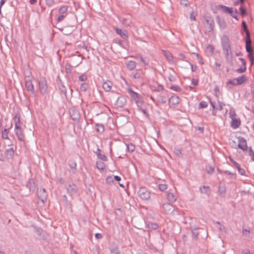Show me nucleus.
Segmentation results:
<instances>
[{
	"label": "nucleus",
	"instance_id": "nucleus-1",
	"mask_svg": "<svg viewBox=\"0 0 254 254\" xmlns=\"http://www.w3.org/2000/svg\"><path fill=\"white\" fill-rule=\"evenodd\" d=\"M248 81V78L246 75H243L237 78H233L227 82V85L237 86L245 84Z\"/></svg>",
	"mask_w": 254,
	"mask_h": 254
},
{
	"label": "nucleus",
	"instance_id": "nucleus-2",
	"mask_svg": "<svg viewBox=\"0 0 254 254\" xmlns=\"http://www.w3.org/2000/svg\"><path fill=\"white\" fill-rule=\"evenodd\" d=\"M138 194L142 199L147 200L150 198V192L145 188H140Z\"/></svg>",
	"mask_w": 254,
	"mask_h": 254
},
{
	"label": "nucleus",
	"instance_id": "nucleus-3",
	"mask_svg": "<svg viewBox=\"0 0 254 254\" xmlns=\"http://www.w3.org/2000/svg\"><path fill=\"white\" fill-rule=\"evenodd\" d=\"M238 147L243 150H246L248 148L246 140L243 138H240L239 139Z\"/></svg>",
	"mask_w": 254,
	"mask_h": 254
},
{
	"label": "nucleus",
	"instance_id": "nucleus-4",
	"mask_svg": "<svg viewBox=\"0 0 254 254\" xmlns=\"http://www.w3.org/2000/svg\"><path fill=\"white\" fill-rule=\"evenodd\" d=\"M211 105L213 108L214 112L215 110H219V111L222 110L224 106V104H223V103L218 101L217 102H215L214 103H211Z\"/></svg>",
	"mask_w": 254,
	"mask_h": 254
},
{
	"label": "nucleus",
	"instance_id": "nucleus-5",
	"mask_svg": "<svg viewBox=\"0 0 254 254\" xmlns=\"http://www.w3.org/2000/svg\"><path fill=\"white\" fill-rule=\"evenodd\" d=\"M163 207L166 213L170 214L174 211V208L173 206L170 203H165L163 204Z\"/></svg>",
	"mask_w": 254,
	"mask_h": 254
},
{
	"label": "nucleus",
	"instance_id": "nucleus-6",
	"mask_svg": "<svg viewBox=\"0 0 254 254\" xmlns=\"http://www.w3.org/2000/svg\"><path fill=\"white\" fill-rule=\"evenodd\" d=\"M231 120H232V122L231 123V127L234 129H236V128H237L238 127H239L241 125L240 119L236 118L235 119H232Z\"/></svg>",
	"mask_w": 254,
	"mask_h": 254
},
{
	"label": "nucleus",
	"instance_id": "nucleus-7",
	"mask_svg": "<svg viewBox=\"0 0 254 254\" xmlns=\"http://www.w3.org/2000/svg\"><path fill=\"white\" fill-rule=\"evenodd\" d=\"M246 49L247 51V52L249 53V54L253 53V50L251 46V40L250 37H248L246 38Z\"/></svg>",
	"mask_w": 254,
	"mask_h": 254
},
{
	"label": "nucleus",
	"instance_id": "nucleus-8",
	"mask_svg": "<svg viewBox=\"0 0 254 254\" xmlns=\"http://www.w3.org/2000/svg\"><path fill=\"white\" fill-rule=\"evenodd\" d=\"M169 104L171 105H176L180 103V98L177 96H172L169 99Z\"/></svg>",
	"mask_w": 254,
	"mask_h": 254
},
{
	"label": "nucleus",
	"instance_id": "nucleus-9",
	"mask_svg": "<svg viewBox=\"0 0 254 254\" xmlns=\"http://www.w3.org/2000/svg\"><path fill=\"white\" fill-rule=\"evenodd\" d=\"M116 32L118 34L120 35V36L124 39H127L128 35H127V32L126 30H122L121 29L116 28Z\"/></svg>",
	"mask_w": 254,
	"mask_h": 254
},
{
	"label": "nucleus",
	"instance_id": "nucleus-10",
	"mask_svg": "<svg viewBox=\"0 0 254 254\" xmlns=\"http://www.w3.org/2000/svg\"><path fill=\"white\" fill-rule=\"evenodd\" d=\"M38 196L42 202L45 201L47 196L45 189L40 190L38 191Z\"/></svg>",
	"mask_w": 254,
	"mask_h": 254
},
{
	"label": "nucleus",
	"instance_id": "nucleus-11",
	"mask_svg": "<svg viewBox=\"0 0 254 254\" xmlns=\"http://www.w3.org/2000/svg\"><path fill=\"white\" fill-rule=\"evenodd\" d=\"M39 88L41 92H44L47 89L46 81L43 79L39 82Z\"/></svg>",
	"mask_w": 254,
	"mask_h": 254
},
{
	"label": "nucleus",
	"instance_id": "nucleus-12",
	"mask_svg": "<svg viewBox=\"0 0 254 254\" xmlns=\"http://www.w3.org/2000/svg\"><path fill=\"white\" fill-rule=\"evenodd\" d=\"M112 83L110 81H105L103 84V88L106 91H109L112 89Z\"/></svg>",
	"mask_w": 254,
	"mask_h": 254
},
{
	"label": "nucleus",
	"instance_id": "nucleus-13",
	"mask_svg": "<svg viewBox=\"0 0 254 254\" xmlns=\"http://www.w3.org/2000/svg\"><path fill=\"white\" fill-rule=\"evenodd\" d=\"M15 132L17 136L18 139L20 141H23L24 136L22 129H15Z\"/></svg>",
	"mask_w": 254,
	"mask_h": 254
},
{
	"label": "nucleus",
	"instance_id": "nucleus-14",
	"mask_svg": "<svg viewBox=\"0 0 254 254\" xmlns=\"http://www.w3.org/2000/svg\"><path fill=\"white\" fill-rule=\"evenodd\" d=\"M97 168L100 171H103L106 167L105 163L101 161H98L96 163Z\"/></svg>",
	"mask_w": 254,
	"mask_h": 254
},
{
	"label": "nucleus",
	"instance_id": "nucleus-15",
	"mask_svg": "<svg viewBox=\"0 0 254 254\" xmlns=\"http://www.w3.org/2000/svg\"><path fill=\"white\" fill-rule=\"evenodd\" d=\"M127 66L129 70H133L136 67V63L134 61H129L127 64Z\"/></svg>",
	"mask_w": 254,
	"mask_h": 254
},
{
	"label": "nucleus",
	"instance_id": "nucleus-16",
	"mask_svg": "<svg viewBox=\"0 0 254 254\" xmlns=\"http://www.w3.org/2000/svg\"><path fill=\"white\" fill-rule=\"evenodd\" d=\"M164 55L169 62H173V58L172 54L168 51H164Z\"/></svg>",
	"mask_w": 254,
	"mask_h": 254
},
{
	"label": "nucleus",
	"instance_id": "nucleus-17",
	"mask_svg": "<svg viewBox=\"0 0 254 254\" xmlns=\"http://www.w3.org/2000/svg\"><path fill=\"white\" fill-rule=\"evenodd\" d=\"M68 9V6L66 5H63L61 6L59 9V13L60 14L64 15L66 14Z\"/></svg>",
	"mask_w": 254,
	"mask_h": 254
},
{
	"label": "nucleus",
	"instance_id": "nucleus-18",
	"mask_svg": "<svg viewBox=\"0 0 254 254\" xmlns=\"http://www.w3.org/2000/svg\"><path fill=\"white\" fill-rule=\"evenodd\" d=\"M240 60L242 61V63L244 64V66L243 67H241L240 68H238L236 70V71L238 73H243L245 72L246 70V67L245 66V61L243 59H240Z\"/></svg>",
	"mask_w": 254,
	"mask_h": 254
},
{
	"label": "nucleus",
	"instance_id": "nucleus-19",
	"mask_svg": "<svg viewBox=\"0 0 254 254\" xmlns=\"http://www.w3.org/2000/svg\"><path fill=\"white\" fill-rule=\"evenodd\" d=\"M167 198L171 202H175L176 200V196L171 192L168 193Z\"/></svg>",
	"mask_w": 254,
	"mask_h": 254
},
{
	"label": "nucleus",
	"instance_id": "nucleus-20",
	"mask_svg": "<svg viewBox=\"0 0 254 254\" xmlns=\"http://www.w3.org/2000/svg\"><path fill=\"white\" fill-rule=\"evenodd\" d=\"M242 27L244 28V31L246 32L247 37H250V32L247 28V24L245 21H243L242 23Z\"/></svg>",
	"mask_w": 254,
	"mask_h": 254
},
{
	"label": "nucleus",
	"instance_id": "nucleus-21",
	"mask_svg": "<svg viewBox=\"0 0 254 254\" xmlns=\"http://www.w3.org/2000/svg\"><path fill=\"white\" fill-rule=\"evenodd\" d=\"M229 116L231 119L236 118V114L234 110L231 109L229 113Z\"/></svg>",
	"mask_w": 254,
	"mask_h": 254
},
{
	"label": "nucleus",
	"instance_id": "nucleus-22",
	"mask_svg": "<svg viewBox=\"0 0 254 254\" xmlns=\"http://www.w3.org/2000/svg\"><path fill=\"white\" fill-rule=\"evenodd\" d=\"M127 148L128 151L133 152L135 149V146L132 144H129L127 145Z\"/></svg>",
	"mask_w": 254,
	"mask_h": 254
},
{
	"label": "nucleus",
	"instance_id": "nucleus-23",
	"mask_svg": "<svg viewBox=\"0 0 254 254\" xmlns=\"http://www.w3.org/2000/svg\"><path fill=\"white\" fill-rule=\"evenodd\" d=\"M8 130L6 129H5L2 132V137L4 139L8 138Z\"/></svg>",
	"mask_w": 254,
	"mask_h": 254
},
{
	"label": "nucleus",
	"instance_id": "nucleus-24",
	"mask_svg": "<svg viewBox=\"0 0 254 254\" xmlns=\"http://www.w3.org/2000/svg\"><path fill=\"white\" fill-rule=\"evenodd\" d=\"M15 125L21 124L20 118L19 115H16L14 118Z\"/></svg>",
	"mask_w": 254,
	"mask_h": 254
},
{
	"label": "nucleus",
	"instance_id": "nucleus-25",
	"mask_svg": "<svg viewBox=\"0 0 254 254\" xmlns=\"http://www.w3.org/2000/svg\"><path fill=\"white\" fill-rule=\"evenodd\" d=\"M237 169H238V171H239V173L241 175H245V174H246V171L245 170L243 169V168H241L240 167V166L239 165L238 166H237Z\"/></svg>",
	"mask_w": 254,
	"mask_h": 254
},
{
	"label": "nucleus",
	"instance_id": "nucleus-26",
	"mask_svg": "<svg viewBox=\"0 0 254 254\" xmlns=\"http://www.w3.org/2000/svg\"><path fill=\"white\" fill-rule=\"evenodd\" d=\"M158 188L161 191H164L167 189V186L166 184H160Z\"/></svg>",
	"mask_w": 254,
	"mask_h": 254
},
{
	"label": "nucleus",
	"instance_id": "nucleus-27",
	"mask_svg": "<svg viewBox=\"0 0 254 254\" xmlns=\"http://www.w3.org/2000/svg\"><path fill=\"white\" fill-rule=\"evenodd\" d=\"M46 4L48 6H51L55 3V0H45Z\"/></svg>",
	"mask_w": 254,
	"mask_h": 254
},
{
	"label": "nucleus",
	"instance_id": "nucleus-28",
	"mask_svg": "<svg viewBox=\"0 0 254 254\" xmlns=\"http://www.w3.org/2000/svg\"><path fill=\"white\" fill-rule=\"evenodd\" d=\"M144 73L141 74L139 72H136L133 75V77L135 79L142 78Z\"/></svg>",
	"mask_w": 254,
	"mask_h": 254
},
{
	"label": "nucleus",
	"instance_id": "nucleus-29",
	"mask_svg": "<svg viewBox=\"0 0 254 254\" xmlns=\"http://www.w3.org/2000/svg\"><path fill=\"white\" fill-rule=\"evenodd\" d=\"M249 155L251 157V160L254 161V151L252 150L251 148H250Z\"/></svg>",
	"mask_w": 254,
	"mask_h": 254
},
{
	"label": "nucleus",
	"instance_id": "nucleus-30",
	"mask_svg": "<svg viewBox=\"0 0 254 254\" xmlns=\"http://www.w3.org/2000/svg\"><path fill=\"white\" fill-rule=\"evenodd\" d=\"M207 104L205 101H201L199 104V108H204L207 107Z\"/></svg>",
	"mask_w": 254,
	"mask_h": 254
},
{
	"label": "nucleus",
	"instance_id": "nucleus-31",
	"mask_svg": "<svg viewBox=\"0 0 254 254\" xmlns=\"http://www.w3.org/2000/svg\"><path fill=\"white\" fill-rule=\"evenodd\" d=\"M104 130V126L102 125H97V131L99 132H103Z\"/></svg>",
	"mask_w": 254,
	"mask_h": 254
},
{
	"label": "nucleus",
	"instance_id": "nucleus-32",
	"mask_svg": "<svg viewBox=\"0 0 254 254\" xmlns=\"http://www.w3.org/2000/svg\"><path fill=\"white\" fill-rule=\"evenodd\" d=\"M140 61L145 64L147 65L149 63V60L147 58H143L142 57L140 58Z\"/></svg>",
	"mask_w": 254,
	"mask_h": 254
},
{
	"label": "nucleus",
	"instance_id": "nucleus-33",
	"mask_svg": "<svg viewBox=\"0 0 254 254\" xmlns=\"http://www.w3.org/2000/svg\"><path fill=\"white\" fill-rule=\"evenodd\" d=\"M220 8L222 9V10L224 12H225V13H227V12L229 11V9L230 8V7H227L226 6H224V5H221Z\"/></svg>",
	"mask_w": 254,
	"mask_h": 254
},
{
	"label": "nucleus",
	"instance_id": "nucleus-34",
	"mask_svg": "<svg viewBox=\"0 0 254 254\" xmlns=\"http://www.w3.org/2000/svg\"><path fill=\"white\" fill-rule=\"evenodd\" d=\"M240 10L242 16H245L247 14L246 10L244 7H241Z\"/></svg>",
	"mask_w": 254,
	"mask_h": 254
},
{
	"label": "nucleus",
	"instance_id": "nucleus-35",
	"mask_svg": "<svg viewBox=\"0 0 254 254\" xmlns=\"http://www.w3.org/2000/svg\"><path fill=\"white\" fill-rule=\"evenodd\" d=\"M79 80L80 81H86V80H87V77H86V76L85 74L81 75L79 77Z\"/></svg>",
	"mask_w": 254,
	"mask_h": 254
},
{
	"label": "nucleus",
	"instance_id": "nucleus-36",
	"mask_svg": "<svg viewBox=\"0 0 254 254\" xmlns=\"http://www.w3.org/2000/svg\"><path fill=\"white\" fill-rule=\"evenodd\" d=\"M65 15H62L61 14L57 18V21L58 22H60L62 21L65 17Z\"/></svg>",
	"mask_w": 254,
	"mask_h": 254
},
{
	"label": "nucleus",
	"instance_id": "nucleus-37",
	"mask_svg": "<svg viewBox=\"0 0 254 254\" xmlns=\"http://www.w3.org/2000/svg\"><path fill=\"white\" fill-rule=\"evenodd\" d=\"M106 182L108 184H111L113 182V179L112 176H108L106 178Z\"/></svg>",
	"mask_w": 254,
	"mask_h": 254
},
{
	"label": "nucleus",
	"instance_id": "nucleus-38",
	"mask_svg": "<svg viewBox=\"0 0 254 254\" xmlns=\"http://www.w3.org/2000/svg\"><path fill=\"white\" fill-rule=\"evenodd\" d=\"M232 57V54L231 51H229L228 49H227V58L228 60H231Z\"/></svg>",
	"mask_w": 254,
	"mask_h": 254
},
{
	"label": "nucleus",
	"instance_id": "nucleus-39",
	"mask_svg": "<svg viewBox=\"0 0 254 254\" xmlns=\"http://www.w3.org/2000/svg\"><path fill=\"white\" fill-rule=\"evenodd\" d=\"M87 88V85L86 83H83L81 85L80 89L82 91H86Z\"/></svg>",
	"mask_w": 254,
	"mask_h": 254
},
{
	"label": "nucleus",
	"instance_id": "nucleus-40",
	"mask_svg": "<svg viewBox=\"0 0 254 254\" xmlns=\"http://www.w3.org/2000/svg\"><path fill=\"white\" fill-rule=\"evenodd\" d=\"M207 50L210 53H212L214 50V48L211 45H209L206 48Z\"/></svg>",
	"mask_w": 254,
	"mask_h": 254
},
{
	"label": "nucleus",
	"instance_id": "nucleus-41",
	"mask_svg": "<svg viewBox=\"0 0 254 254\" xmlns=\"http://www.w3.org/2000/svg\"><path fill=\"white\" fill-rule=\"evenodd\" d=\"M249 59L251 61L252 64H253V61L254 60V57L253 55V53L249 54Z\"/></svg>",
	"mask_w": 254,
	"mask_h": 254
},
{
	"label": "nucleus",
	"instance_id": "nucleus-42",
	"mask_svg": "<svg viewBox=\"0 0 254 254\" xmlns=\"http://www.w3.org/2000/svg\"><path fill=\"white\" fill-rule=\"evenodd\" d=\"M230 160L233 163L235 167H237L239 165H240L238 163H237L235 161H234L231 157H229Z\"/></svg>",
	"mask_w": 254,
	"mask_h": 254
},
{
	"label": "nucleus",
	"instance_id": "nucleus-43",
	"mask_svg": "<svg viewBox=\"0 0 254 254\" xmlns=\"http://www.w3.org/2000/svg\"><path fill=\"white\" fill-rule=\"evenodd\" d=\"M206 171L208 173H211L213 172L214 169L211 167H207L206 168Z\"/></svg>",
	"mask_w": 254,
	"mask_h": 254
},
{
	"label": "nucleus",
	"instance_id": "nucleus-44",
	"mask_svg": "<svg viewBox=\"0 0 254 254\" xmlns=\"http://www.w3.org/2000/svg\"><path fill=\"white\" fill-rule=\"evenodd\" d=\"M190 18L192 21L195 20V17L193 12H191L190 14Z\"/></svg>",
	"mask_w": 254,
	"mask_h": 254
},
{
	"label": "nucleus",
	"instance_id": "nucleus-45",
	"mask_svg": "<svg viewBox=\"0 0 254 254\" xmlns=\"http://www.w3.org/2000/svg\"><path fill=\"white\" fill-rule=\"evenodd\" d=\"M95 237L96 239H101L102 238V235L101 234L97 233L95 234Z\"/></svg>",
	"mask_w": 254,
	"mask_h": 254
},
{
	"label": "nucleus",
	"instance_id": "nucleus-46",
	"mask_svg": "<svg viewBox=\"0 0 254 254\" xmlns=\"http://www.w3.org/2000/svg\"><path fill=\"white\" fill-rule=\"evenodd\" d=\"M181 3L182 4H184V5H187L188 1H187V0H181Z\"/></svg>",
	"mask_w": 254,
	"mask_h": 254
},
{
	"label": "nucleus",
	"instance_id": "nucleus-47",
	"mask_svg": "<svg viewBox=\"0 0 254 254\" xmlns=\"http://www.w3.org/2000/svg\"><path fill=\"white\" fill-rule=\"evenodd\" d=\"M21 129V124L15 125V129Z\"/></svg>",
	"mask_w": 254,
	"mask_h": 254
},
{
	"label": "nucleus",
	"instance_id": "nucleus-48",
	"mask_svg": "<svg viewBox=\"0 0 254 254\" xmlns=\"http://www.w3.org/2000/svg\"><path fill=\"white\" fill-rule=\"evenodd\" d=\"M29 85L27 86L28 89L29 90H33V85L31 83H29Z\"/></svg>",
	"mask_w": 254,
	"mask_h": 254
},
{
	"label": "nucleus",
	"instance_id": "nucleus-49",
	"mask_svg": "<svg viewBox=\"0 0 254 254\" xmlns=\"http://www.w3.org/2000/svg\"><path fill=\"white\" fill-rule=\"evenodd\" d=\"M237 13H238L237 10H235V11L233 10L232 13L230 15L233 17V16H235V15L237 14Z\"/></svg>",
	"mask_w": 254,
	"mask_h": 254
},
{
	"label": "nucleus",
	"instance_id": "nucleus-50",
	"mask_svg": "<svg viewBox=\"0 0 254 254\" xmlns=\"http://www.w3.org/2000/svg\"><path fill=\"white\" fill-rule=\"evenodd\" d=\"M192 84L195 86L197 85V83H198L197 81L196 80H194V79L192 81Z\"/></svg>",
	"mask_w": 254,
	"mask_h": 254
},
{
	"label": "nucleus",
	"instance_id": "nucleus-51",
	"mask_svg": "<svg viewBox=\"0 0 254 254\" xmlns=\"http://www.w3.org/2000/svg\"><path fill=\"white\" fill-rule=\"evenodd\" d=\"M114 179L117 181H120L121 180V178L119 177V176H114Z\"/></svg>",
	"mask_w": 254,
	"mask_h": 254
},
{
	"label": "nucleus",
	"instance_id": "nucleus-52",
	"mask_svg": "<svg viewBox=\"0 0 254 254\" xmlns=\"http://www.w3.org/2000/svg\"><path fill=\"white\" fill-rule=\"evenodd\" d=\"M5 2V0H0V8L2 6Z\"/></svg>",
	"mask_w": 254,
	"mask_h": 254
},
{
	"label": "nucleus",
	"instance_id": "nucleus-53",
	"mask_svg": "<svg viewBox=\"0 0 254 254\" xmlns=\"http://www.w3.org/2000/svg\"><path fill=\"white\" fill-rule=\"evenodd\" d=\"M37 1V0H30V3L31 4H35Z\"/></svg>",
	"mask_w": 254,
	"mask_h": 254
},
{
	"label": "nucleus",
	"instance_id": "nucleus-54",
	"mask_svg": "<svg viewBox=\"0 0 254 254\" xmlns=\"http://www.w3.org/2000/svg\"><path fill=\"white\" fill-rule=\"evenodd\" d=\"M233 10L232 8H231L229 9V11L227 12L228 13H229L230 14H231L232 13Z\"/></svg>",
	"mask_w": 254,
	"mask_h": 254
},
{
	"label": "nucleus",
	"instance_id": "nucleus-55",
	"mask_svg": "<svg viewBox=\"0 0 254 254\" xmlns=\"http://www.w3.org/2000/svg\"><path fill=\"white\" fill-rule=\"evenodd\" d=\"M101 159H102L103 160H105V161H106V160H107L106 157L105 155H103V156L101 157Z\"/></svg>",
	"mask_w": 254,
	"mask_h": 254
},
{
	"label": "nucleus",
	"instance_id": "nucleus-56",
	"mask_svg": "<svg viewBox=\"0 0 254 254\" xmlns=\"http://www.w3.org/2000/svg\"><path fill=\"white\" fill-rule=\"evenodd\" d=\"M79 117V115L78 113H76V116L75 117V118H74V119H75L76 118H78Z\"/></svg>",
	"mask_w": 254,
	"mask_h": 254
},
{
	"label": "nucleus",
	"instance_id": "nucleus-57",
	"mask_svg": "<svg viewBox=\"0 0 254 254\" xmlns=\"http://www.w3.org/2000/svg\"><path fill=\"white\" fill-rule=\"evenodd\" d=\"M119 100H124V103H125V100L123 98H119L118 100L119 101Z\"/></svg>",
	"mask_w": 254,
	"mask_h": 254
},
{
	"label": "nucleus",
	"instance_id": "nucleus-58",
	"mask_svg": "<svg viewBox=\"0 0 254 254\" xmlns=\"http://www.w3.org/2000/svg\"><path fill=\"white\" fill-rule=\"evenodd\" d=\"M233 18H235L236 20H238V18L237 17V14L236 15H235V16H233Z\"/></svg>",
	"mask_w": 254,
	"mask_h": 254
},
{
	"label": "nucleus",
	"instance_id": "nucleus-59",
	"mask_svg": "<svg viewBox=\"0 0 254 254\" xmlns=\"http://www.w3.org/2000/svg\"><path fill=\"white\" fill-rule=\"evenodd\" d=\"M244 254H251L250 253V252H249V251H246V252H245L244 253Z\"/></svg>",
	"mask_w": 254,
	"mask_h": 254
},
{
	"label": "nucleus",
	"instance_id": "nucleus-60",
	"mask_svg": "<svg viewBox=\"0 0 254 254\" xmlns=\"http://www.w3.org/2000/svg\"><path fill=\"white\" fill-rule=\"evenodd\" d=\"M7 151H9V150H7ZM9 152H10L11 154H13V150H9Z\"/></svg>",
	"mask_w": 254,
	"mask_h": 254
},
{
	"label": "nucleus",
	"instance_id": "nucleus-61",
	"mask_svg": "<svg viewBox=\"0 0 254 254\" xmlns=\"http://www.w3.org/2000/svg\"><path fill=\"white\" fill-rule=\"evenodd\" d=\"M119 185L122 187H124V186L122 184H119Z\"/></svg>",
	"mask_w": 254,
	"mask_h": 254
},
{
	"label": "nucleus",
	"instance_id": "nucleus-62",
	"mask_svg": "<svg viewBox=\"0 0 254 254\" xmlns=\"http://www.w3.org/2000/svg\"><path fill=\"white\" fill-rule=\"evenodd\" d=\"M239 3V1H238L237 2H235V4L236 5Z\"/></svg>",
	"mask_w": 254,
	"mask_h": 254
},
{
	"label": "nucleus",
	"instance_id": "nucleus-63",
	"mask_svg": "<svg viewBox=\"0 0 254 254\" xmlns=\"http://www.w3.org/2000/svg\"><path fill=\"white\" fill-rule=\"evenodd\" d=\"M253 129H254V125H253Z\"/></svg>",
	"mask_w": 254,
	"mask_h": 254
},
{
	"label": "nucleus",
	"instance_id": "nucleus-64",
	"mask_svg": "<svg viewBox=\"0 0 254 254\" xmlns=\"http://www.w3.org/2000/svg\"><path fill=\"white\" fill-rule=\"evenodd\" d=\"M0 254H4L3 253L0 252Z\"/></svg>",
	"mask_w": 254,
	"mask_h": 254
}]
</instances>
